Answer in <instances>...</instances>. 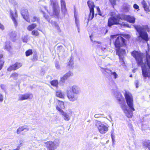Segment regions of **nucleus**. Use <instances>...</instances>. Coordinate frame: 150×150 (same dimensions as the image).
<instances>
[{
	"label": "nucleus",
	"instance_id": "f257e3e1",
	"mask_svg": "<svg viewBox=\"0 0 150 150\" xmlns=\"http://www.w3.org/2000/svg\"><path fill=\"white\" fill-rule=\"evenodd\" d=\"M124 95L129 109H127L124 100L119 102L120 104L121 108L125 113L126 115L129 118H131L133 115L132 112L135 110L134 107L133 97L130 93L126 91L125 92Z\"/></svg>",
	"mask_w": 150,
	"mask_h": 150
},
{
	"label": "nucleus",
	"instance_id": "052dcab7",
	"mask_svg": "<svg viewBox=\"0 0 150 150\" xmlns=\"http://www.w3.org/2000/svg\"><path fill=\"white\" fill-rule=\"evenodd\" d=\"M145 125H142V128H144V127H145Z\"/></svg>",
	"mask_w": 150,
	"mask_h": 150
},
{
	"label": "nucleus",
	"instance_id": "6e6d98bb",
	"mask_svg": "<svg viewBox=\"0 0 150 150\" xmlns=\"http://www.w3.org/2000/svg\"><path fill=\"white\" fill-rule=\"evenodd\" d=\"M100 48L101 49L102 52V51H103L104 50H105V48L103 47H101V46H100Z\"/></svg>",
	"mask_w": 150,
	"mask_h": 150
},
{
	"label": "nucleus",
	"instance_id": "7ed1b4c3",
	"mask_svg": "<svg viewBox=\"0 0 150 150\" xmlns=\"http://www.w3.org/2000/svg\"><path fill=\"white\" fill-rule=\"evenodd\" d=\"M146 52V59L148 68L145 65L142 66V74L145 81H146L147 77H150V55L147 52Z\"/></svg>",
	"mask_w": 150,
	"mask_h": 150
},
{
	"label": "nucleus",
	"instance_id": "774afa93",
	"mask_svg": "<svg viewBox=\"0 0 150 150\" xmlns=\"http://www.w3.org/2000/svg\"><path fill=\"white\" fill-rule=\"evenodd\" d=\"M133 72H134V71L133 70Z\"/></svg>",
	"mask_w": 150,
	"mask_h": 150
},
{
	"label": "nucleus",
	"instance_id": "c9c22d12",
	"mask_svg": "<svg viewBox=\"0 0 150 150\" xmlns=\"http://www.w3.org/2000/svg\"><path fill=\"white\" fill-rule=\"evenodd\" d=\"M18 76V74L16 72L13 73L10 76V77L12 78L15 79H17V77Z\"/></svg>",
	"mask_w": 150,
	"mask_h": 150
},
{
	"label": "nucleus",
	"instance_id": "69168bd1",
	"mask_svg": "<svg viewBox=\"0 0 150 150\" xmlns=\"http://www.w3.org/2000/svg\"><path fill=\"white\" fill-rule=\"evenodd\" d=\"M15 4H17V3H16V2H15Z\"/></svg>",
	"mask_w": 150,
	"mask_h": 150
},
{
	"label": "nucleus",
	"instance_id": "37998d69",
	"mask_svg": "<svg viewBox=\"0 0 150 150\" xmlns=\"http://www.w3.org/2000/svg\"><path fill=\"white\" fill-rule=\"evenodd\" d=\"M50 23L54 26L55 27L57 26V23L55 21H51Z\"/></svg>",
	"mask_w": 150,
	"mask_h": 150
},
{
	"label": "nucleus",
	"instance_id": "4be33fe9",
	"mask_svg": "<svg viewBox=\"0 0 150 150\" xmlns=\"http://www.w3.org/2000/svg\"><path fill=\"white\" fill-rule=\"evenodd\" d=\"M115 96L117 98V100L119 102L124 100L122 95L119 92H117L115 94Z\"/></svg>",
	"mask_w": 150,
	"mask_h": 150
},
{
	"label": "nucleus",
	"instance_id": "c03bdc74",
	"mask_svg": "<svg viewBox=\"0 0 150 150\" xmlns=\"http://www.w3.org/2000/svg\"><path fill=\"white\" fill-rule=\"evenodd\" d=\"M63 47L62 46H58L57 47V50H58L60 51L62 49Z\"/></svg>",
	"mask_w": 150,
	"mask_h": 150
},
{
	"label": "nucleus",
	"instance_id": "e433bc0d",
	"mask_svg": "<svg viewBox=\"0 0 150 150\" xmlns=\"http://www.w3.org/2000/svg\"><path fill=\"white\" fill-rule=\"evenodd\" d=\"M33 53L32 50H29L25 52V55L27 57L32 54Z\"/></svg>",
	"mask_w": 150,
	"mask_h": 150
},
{
	"label": "nucleus",
	"instance_id": "de8ad7c7",
	"mask_svg": "<svg viewBox=\"0 0 150 150\" xmlns=\"http://www.w3.org/2000/svg\"><path fill=\"white\" fill-rule=\"evenodd\" d=\"M135 83L136 85V88H137L138 87L139 82L138 81H135Z\"/></svg>",
	"mask_w": 150,
	"mask_h": 150
},
{
	"label": "nucleus",
	"instance_id": "ea45409f",
	"mask_svg": "<svg viewBox=\"0 0 150 150\" xmlns=\"http://www.w3.org/2000/svg\"><path fill=\"white\" fill-rule=\"evenodd\" d=\"M117 0H109V1L111 5L114 8V6L116 5V2Z\"/></svg>",
	"mask_w": 150,
	"mask_h": 150
},
{
	"label": "nucleus",
	"instance_id": "f03ea898",
	"mask_svg": "<svg viewBox=\"0 0 150 150\" xmlns=\"http://www.w3.org/2000/svg\"><path fill=\"white\" fill-rule=\"evenodd\" d=\"M135 18L133 16L125 15H117L115 16H112L108 18V26L110 27L114 25L120 24L121 20H124L129 23H134Z\"/></svg>",
	"mask_w": 150,
	"mask_h": 150
},
{
	"label": "nucleus",
	"instance_id": "412c9836",
	"mask_svg": "<svg viewBox=\"0 0 150 150\" xmlns=\"http://www.w3.org/2000/svg\"><path fill=\"white\" fill-rule=\"evenodd\" d=\"M43 10H45L48 13H49V11L47 9L46 7L45 6H42V7L41 8V11L43 13L44 17L45 18V19L47 21H48L49 23H50V18H49V16L48 15H47L43 11Z\"/></svg>",
	"mask_w": 150,
	"mask_h": 150
},
{
	"label": "nucleus",
	"instance_id": "8fccbe9b",
	"mask_svg": "<svg viewBox=\"0 0 150 150\" xmlns=\"http://www.w3.org/2000/svg\"><path fill=\"white\" fill-rule=\"evenodd\" d=\"M56 67L57 69H59L60 68V66L59 64L57 63L55 64Z\"/></svg>",
	"mask_w": 150,
	"mask_h": 150
},
{
	"label": "nucleus",
	"instance_id": "4c0bfd02",
	"mask_svg": "<svg viewBox=\"0 0 150 150\" xmlns=\"http://www.w3.org/2000/svg\"><path fill=\"white\" fill-rule=\"evenodd\" d=\"M35 21H36L37 22L39 23H40V19L37 17L36 16L33 17V19L32 20V21L33 22H34Z\"/></svg>",
	"mask_w": 150,
	"mask_h": 150
},
{
	"label": "nucleus",
	"instance_id": "2eb2a0df",
	"mask_svg": "<svg viewBox=\"0 0 150 150\" xmlns=\"http://www.w3.org/2000/svg\"><path fill=\"white\" fill-rule=\"evenodd\" d=\"M21 13L24 19L27 22H30V20L29 18L28 10L24 8L22 9L21 11Z\"/></svg>",
	"mask_w": 150,
	"mask_h": 150
},
{
	"label": "nucleus",
	"instance_id": "4d7b16f0",
	"mask_svg": "<svg viewBox=\"0 0 150 150\" xmlns=\"http://www.w3.org/2000/svg\"><path fill=\"white\" fill-rule=\"evenodd\" d=\"M99 115H98V114H96L94 115V117H95V118H98V117H99Z\"/></svg>",
	"mask_w": 150,
	"mask_h": 150
},
{
	"label": "nucleus",
	"instance_id": "0eeeda50",
	"mask_svg": "<svg viewBox=\"0 0 150 150\" xmlns=\"http://www.w3.org/2000/svg\"><path fill=\"white\" fill-rule=\"evenodd\" d=\"M95 125L100 133L101 134L105 133L108 130V126L105 125L100 121L96 120Z\"/></svg>",
	"mask_w": 150,
	"mask_h": 150
},
{
	"label": "nucleus",
	"instance_id": "3c124183",
	"mask_svg": "<svg viewBox=\"0 0 150 150\" xmlns=\"http://www.w3.org/2000/svg\"><path fill=\"white\" fill-rule=\"evenodd\" d=\"M20 147L21 146L18 145L17 146L16 149H13V150H19L20 149Z\"/></svg>",
	"mask_w": 150,
	"mask_h": 150
},
{
	"label": "nucleus",
	"instance_id": "a18cd8bd",
	"mask_svg": "<svg viewBox=\"0 0 150 150\" xmlns=\"http://www.w3.org/2000/svg\"><path fill=\"white\" fill-rule=\"evenodd\" d=\"M3 100V96L1 94H0V102H2Z\"/></svg>",
	"mask_w": 150,
	"mask_h": 150
},
{
	"label": "nucleus",
	"instance_id": "e2e57ef3",
	"mask_svg": "<svg viewBox=\"0 0 150 150\" xmlns=\"http://www.w3.org/2000/svg\"><path fill=\"white\" fill-rule=\"evenodd\" d=\"M130 76V77H132V75H130V76Z\"/></svg>",
	"mask_w": 150,
	"mask_h": 150
},
{
	"label": "nucleus",
	"instance_id": "13d9d810",
	"mask_svg": "<svg viewBox=\"0 0 150 150\" xmlns=\"http://www.w3.org/2000/svg\"><path fill=\"white\" fill-rule=\"evenodd\" d=\"M124 25L127 27H129V25L128 24H124Z\"/></svg>",
	"mask_w": 150,
	"mask_h": 150
},
{
	"label": "nucleus",
	"instance_id": "dca6fc26",
	"mask_svg": "<svg viewBox=\"0 0 150 150\" xmlns=\"http://www.w3.org/2000/svg\"><path fill=\"white\" fill-rule=\"evenodd\" d=\"M22 66L21 64L20 63L17 62L15 64L10 66L7 69L8 71H11L12 70H16Z\"/></svg>",
	"mask_w": 150,
	"mask_h": 150
},
{
	"label": "nucleus",
	"instance_id": "bb28decb",
	"mask_svg": "<svg viewBox=\"0 0 150 150\" xmlns=\"http://www.w3.org/2000/svg\"><path fill=\"white\" fill-rule=\"evenodd\" d=\"M56 95L57 97L62 98H64V93L60 90L56 92Z\"/></svg>",
	"mask_w": 150,
	"mask_h": 150
},
{
	"label": "nucleus",
	"instance_id": "603ef678",
	"mask_svg": "<svg viewBox=\"0 0 150 150\" xmlns=\"http://www.w3.org/2000/svg\"><path fill=\"white\" fill-rule=\"evenodd\" d=\"M1 89L3 90H5V86L4 85H1Z\"/></svg>",
	"mask_w": 150,
	"mask_h": 150
},
{
	"label": "nucleus",
	"instance_id": "f704fd0d",
	"mask_svg": "<svg viewBox=\"0 0 150 150\" xmlns=\"http://www.w3.org/2000/svg\"><path fill=\"white\" fill-rule=\"evenodd\" d=\"M61 8L66 7V3L64 0H60Z\"/></svg>",
	"mask_w": 150,
	"mask_h": 150
},
{
	"label": "nucleus",
	"instance_id": "4468645a",
	"mask_svg": "<svg viewBox=\"0 0 150 150\" xmlns=\"http://www.w3.org/2000/svg\"><path fill=\"white\" fill-rule=\"evenodd\" d=\"M116 54L119 56V61L122 64H125L123 60L124 56L125 54V50H122L121 51L116 52Z\"/></svg>",
	"mask_w": 150,
	"mask_h": 150
},
{
	"label": "nucleus",
	"instance_id": "49530a36",
	"mask_svg": "<svg viewBox=\"0 0 150 150\" xmlns=\"http://www.w3.org/2000/svg\"><path fill=\"white\" fill-rule=\"evenodd\" d=\"M37 56L36 54L33 55V61H35L37 60Z\"/></svg>",
	"mask_w": 150,
	"mask_h": 150
},
{
	"label": "nucleus",
	"instance_id": "f3484780",
	"mask_svg": "<svg viewBox=\"0 0 150 150\" xmlns=\"http://www.w3.org/2000/svg\"><path fill=\"white\" fill-rule=\"evenodd\" d=\"M73 75V73L69 71L66 73L63 76L60 78V81L62 83H64L65 82V81L67 80L68 78L70 76Z\"/></svg>",
	"mask_w": 150,
	"mask_h": 150
},
{
	"label": "nucleus",
	"instance_id": "9d476101",
	"mask_svg": "<svg viewBox=\"0 0 150 150\" xmlns=\"http://www.w3.org/2000/svg\"><path fill=\"white\" fill-rule=\"evenodd\" d=\"M87 4L90 9V13L88 15V20L93 19L94 16V8L95 7L93 2L91 0H89L87 1Z\"/></svg>",
	"mask_w": 150,
	"mask_h": 150
},
{
	"label": "nucleus",
	"instance_id": "6e6552de",
	"mask_svg": "<svg viewBox=\"0 0 150 150\" xmlns=\"http://www.w3.org/2000/svg\"><path fill=\"white\" fill-rule=\"evenodd\" d=\"M100 68L101 71L107 78H108L110 75H111L114 79L117 78L118 75L115 72L109 69L104 68L102 67H100Z\"/></svg>",
	"mask_w": 150,
	"mask_h": 150
},
{
	"label": "nucleus",
	"instance_id": "20e7f679",
	"mask_svg": "<svg viewBox=\"0 0 150 150\" xmlns=\"http://www.w3.org/2000/svg\"><path fill=\"white\" fill-rule=\"evenodd\" d=\"M125 40L121 36H118L116 38L114 42V45L116 48V52L125 50L120 48L125 45Z\"/></svg>",
	"mask_w": 150,
	"mask_h": 150
},
{
	"label": "nucleus",
	"instance_id": "39448f33",
	"mask_svg": "<svg viewBox=\"0 0 150 150\" xmlns=\"http://www.w3.org/2000/svg\"><path fill=\"white\" fill-rule=\"evenodd\" d=\"M131 54L135 58L139 65L142 66L143 64V58L144 57L143 54L140 52L134 51L131 53Z\"/></svg>",
	"mask_w": 150,
	"mask_h": 150
},
{
	"label": "nucleus",
	"instance_id": "5701e85b",
	"mask_svg": "<svg viewBox=\"0 0 150 150\" xmlns=\"http://www.w3.org/2000/svg\"><path fill=\"white\" fill-rule=\"evenodd\" d=\"M141 4L144 10L146 12L149 11V7L147 5V3L144 0H143L141 2Z\"/></svg>",
	"mask_w": 150,
	"mask_h": 150
},
{
	"label": "nucleus",
	"instance_id": "338daca9",
	"mask_svg": "<svg viewBox=\"0 0 150 150\" xmlns=\"http://www.w3.org/2000/svg\"><path fill=\"white\" fill-rule=\"evenodd\" d=\"M114 85H115V86H116V85H115V83H114Z\"/></svg>",
	"mask_w": 150,
	"mask_h": 150
},
{
	"label": "nucleus",
	"instance_id": "b1692460",
	"mask_svg": "<svg viewBox=\"0 0 150 150\" xmlns=\"http://www.w3.org/2000/svg\"><path fill=\"white\" fill-rule=\"evenodd\" d=\"M74 17H75V22L77 28L78 32L79 33L80 32V29H79V25H79V21L78 20V19L77 18L76 16V15L75 13L74 14Z\"/></svg>",
	"mask_w": 150,
	"mask_h": 150
},
{
	"label": "nucleus",
	"instance_id": "473e14b6",
	"mask_svg": "<svg viewBox=\"0 0 150 150\" xmlns=\"http://www.w3.org/2000/svg\"><path fill=\"white\" fill-rule=\"evenodd\" d=\"M143 145L147 147L149 150H150V142L148 141L146 142H144L143 143Z\"/></svg>",
	"mask_w": 150,
	"mask_h": 150
},
{
	"label": "nucleus",
	"instance_id": "680f3d73",
	"mask_svg": "<svg viewBox=\"0 0 150 150\" xmlns=\"http://www.w3.org/2000/svg\"><path fill=\"white\" fill-rule=\"evenodd\" d=\"M108 32V30L106 29V32H105V33H107Z\"/></svg>",
	"mask_w": 150,
	"mask_h": 150
},
{
	"label": "nucleus",
	"instance_id": "c85d7f7f",
	"mask_svg": "<svg viewBox=\"0 0 150 150\" xmlns=\"http://www.w3.org/2000/svg\"><path fill=\"white\" fill-rule=\"evenodd\" d=\"M51 85L57 87L58 85V81L56 80H54L50 82Z\"/></svg>",
	"mask_w": 150,
	"mask_h": 150
},
{
	"label": "nucleus",
	"instance_id": "58836bf2",
	"mask_svg": "<svg viewBox=\"0 0 150 150\" xmlns=\"http://www.w3.org/2000/svg\"><path fill=\"white\" fill-rule=\"evenodd\" d=\"M32 34L33 35L37 36L39 35V33L37 30H33L32 31Z\"/></svg>",
	"mask_w": 150,
	"mask_h": 150
},
{
	"label": "nucleus",
	"instance_id": "1a4fd4ad",
	"mask_svg": "<svg viewBox=\"0 0 150 150\" xmlns=\"http://www.w3.org/2000/svg\"><path fill=\"white\" fill-rule=\"evenodd\" d=\"M60 143L58 139H56L53 142L49 141L45 143L48 150H54L59 146Z\"/></svg>",
	"mask_w": 150,
	"mask_h": 150
},
{
	"label": "nucleus",
	"instance_id": "2f4dec72",
	"mask_svg": "<svg viewBox=\"0 0 150 150\" xmlns=\"http://www.w3.org/2000/svg\"><path fill=\"white\" fill-rule=\"evenodd\" d=\"M36 26V25L35 24H32L29 25L28 27V30L29 31H31L34 29Z\"/></svg>",
	"mask_w": 150,
	"mask_h": 150
},
{
	"label": "nucleus",
	"instance_id": "ddd939ff",
	"mask_svg": "<svg viewBox=\"0 0 150 150\" xmlns=\"http://www.w3.org/2000/svg\"><path fill=\"white\" fill-rule=\"evenodd\" d=\"M67 97L69 100L72 102L76 101L77 100L78 97L76 95L71 93V91L68 90L67 91Z\"/></svg>",
	"mask_w": 150,
	"mask_h": 150
},
{
	"label": "nucleus",
	"instance_id": "c756f323",
	"mask_svg": "<svg viewBox=\"0 0 150 150\" xmlns=\"http://www.w3.org/2000/svg\"><path fill=\"white\" fill-rule=\"evenodd\" d=\"M58 105L57 106H58L59 108L62 110V109L64 108V102L62 101H59L58 103Z\"/></svg>",
	"mask_w": 150,
	"mask_h": 150
},
{
	"label": "nucleus",
	"instance_id": "5fc2aeb1",
	"mask_svg": "<svg viewBox=\"0 0 150 150\" xmlns=\"http://www.w3.org/2000/svg\"><path fill=\"white\" fill-rule=\"evenodd\" d=\"M19 144L20 145H21L20 146H21L23 145V141L22 140L20 141L19 142Z\"/></svg>",
	"mask_w": 150,
	"mask_h": 150
},
{
	"label": "nucleus",
	"instance_id": "f8f14e48",
	"mask_svg": "<svg viewBox=\"0 0 150 150\" xmlns=\"http://www.w3.org/2000/svg\"><path fill=\"white\" fill-rule=\"evenodd\" d=\"M33 97V95L30 93H27L24 94H21L18 95V100H23L29 99H31Z\"/></svg>",
	"mask_w": 150,
	"mask_h": 150
},
{
	"label": "nucleus",
	"instance_id": "7c9ffc66",
	"mask_svg": "<svg viewBox=\"0 0 150 150\" xmlns=\"http://www.w3.org/2000/svg\"><path fill=\"white\" fill-rule=\"evenodd\" d=\"M61 10L62 15L63 17H65L66 14L67 13L66 7L61 8Z\"/></svg>",
	"mask_w": 150,
	"mask_h": 150
},
{
	"label": "nucleus",
	"instance_id": "864d4df0",
	"mask_svg": "<svg viewBox=\"0 0 150 150\" xmlns=\"http://www.w3.org/2000/svg\"><path fill=\"white\" fill-rule=\"evenodd\" d=\"M116 36H117V35H111L110 37L112 38H116Z\"/></svg>",
	"mask_w": 150,
	"mask_h": 150
},
{
	"label": "nucleus",
	"instance_id": "09e8293b",
	"mask_svg": "<svg viewBox=\"0 0 150 150\" xmlns=\"http://www.w3.org/2000/svg\"><path fill=\"white\" fill-rule=\"evenodd\" d=\"M96 9L98 12L99 13V15H101V14L100 13V11L99 8L98 7H96Z\"/></svg>",
	"mask_w": 150,
	"mask_h": 150
},
{
	"label": "nucleus",
	"instance_id": "72a5a7b5",
	"mask_svg": "<svg viewBox=\"0 0 150 150\" xmlns=\"http://www.w3.org/2000/svg\"><path fill=\"white\" fill-rule=\"evenodd\" d=\"M73 65L74 62L73 60L71 59L68 64V65L69 66L70 68L71 69L73 67Z\"/></svg>",
	"mask_w": 150,
	"mask_h": 150
},
{
	"label": "nucleus",
	"instance_id": "a19ab883",
	"mask_svg": "<svg viewBox=\"0 0 150 150\" xmlns=\"http://www.w3.org/2000/svg\"><path fill=\"white\" fill-rule=\"evenodd\" d=\"M23 41V42H27L28 41V37L27 36H24L22 38Z\"/></svg>",
	"mask_w": 150,
	"mask_h": 150
},
{
	"label": "nucleus",
	"instance_id": "a211bd4d",
	"mask_svg": "<svg viewBox=\"0 0 150 150\" xmlns=\"http://www.w3.org/2000/svg\"><path fill=\"white\" fill-rule=\"evenodd\" d=\"M72 93L74 95H79L81 92V89L79 87L76 85H74L71 88Z\"/></svg>",
	"mask_w": 150,
	"mask_h": 150
},
{
	"label": "nucleus",
	"instance_id": "a878e982",
	"mask_svg": "<svg viewBox=\"0 0 150 150\" xmlns=\"http://www.w3.org/2000/svg\"><path fill=\"white\" fill-rule=\"evenodd\" d=\"M9 35L11 38L14 40V38L17 35V33L15 31H12L10 33Z\"/></svg>",
	"mask_w": 150,
	"mask_h": 150
},
{
	"label": "nucleus",
	"instance_id": "423d86ee",
	"mask_svg": "<svg viewBox=\"0 0 150 150\" xmlns=\"http://www.w3.org/2000/svg\"><path fill=\"white\" fill-rule=\"evenodd\" d=\"M50 5L53 9V14L57 18H58L60 13L59 6L57 0H50Z\"/></svg>",
	"mask_w": 150,
	"mask_h": 150
},
{
	"label": "nucleus",
	"instance_id": "aec40b11",
	"mask_svg": "<svg viewBox=\"0 0 150 150\" xmlns=\"http://www.w3.org/2000/svg\"><path fill=\"white\" fill-rule=\"evenodd\" d=\"M29 129L28 127L26 126H23L19 127L16 131L18 134H20L22 131L25 130V131L27 132L29 130Z\"/></svg>",
	"mask_w": 150,
	"mask_h": 150
},
{
	"label": "nucleus",
	"instance_id": "9b49d317",
	"mask_svg": "<svg viewBox=\"0 0 150 150\" xmlns=\"http://www.w3.org/2000/svg\"><path fill=\"white\" fill-rule=\"evenodd\" d=\"M56 108L57 110L59 112L60 114L63 116L64 119L66 121L69 120L72 116V112H64L61 109L59 106H56Z\"/></svg>",
	"mask_w": 150,
	"mask_h": 150
},
{
	"label": "nucleus",
	"instance_id": "393cba45",
	"mask_svg": "<svg viewBox=\"0 0 150 150\" xmlns=\"http://www.w3.org/2000/svg\"><path fill=\"white\" fill-rule=\"evenodd\" d=\"M10 42L9 41H6L5 43L4 48L8 51H9L11 49V46L10 45Z\"/></svg>",
	"mask_w": 150,
	"mask_h": 150
},
{
	"label": "nucleus",
	"instance_id": "0e129e2a",
	"mask_svg": "<svg viewBox=\"0 0 150 150\" xmlns=\"http://www.w3.org/2000/svg\"><path fill=\"white\" fill-rule=\"evenodd\" d=\"M94 139H97V138L96 137H95L94 138Z\"/></svg>",
	"mask_w": 150,
	"mask_h": 150
},
{
	"label": "nucleus",
	"instance_id": "cd10ccee",
	"mask_svg": "<svg viewBox=\"0 0 150 150\" xmlns=\"http://www.w3.org/2000/svg\"><path fill=\"white\" fill-rule=\"evenodd\" d=\"M3 55L2 54H0V70L2 69L4 62L3 60Z\"/></svg>",
	"mask_w": 150,
	"mask_h": 150
},
{
	"label": "nucleus",
	"instance_id": "6ab92c4d",
	"mask_svg": "<svg viewBox=\"0 0 150 150\" xmlns=\"http://www.w3.org/2000/svg\"><path fill=\"white\" fill-rule=\"evenodd\" d=\"M10 15L11 18L14 24L15 25L16 27L17 26L18 24L16 19L17 17V15L16 11H15V13H13L11 11H10Z\"/></svg>",
	"mask_w": 150,
	"mask_h": 150
},
{
	"label": "nucleus",
	"instance_id": "bf43d9fd",
	"mask_svg": "<svg viewBox=\"0 0 150 150\" xmlns=\"http://www.w3.org/2000/svg\"><path fill=\"white\" fill-rule=\"evenodd\" d=\"M111 138H112V140L113 141H114V137H112V134H111Z\"/></svg>",
	"mask_w": 150,
	"mask_h": 150
},
{
	"label": "nucleus",
	"instance_id": "79ce46f5",
	"mask_svg": "<svg viewBox=\"0 0 150 150\" xmlns=\"http://www.w3.org/2000/svg\"><path fill=\"white\" fill-rule=\"evenodd\" d=\"M133 8L135 9L138 10L137 11L139 10V6L136 4L133 5Z\"/></svg>",
	"mask_w": 150,
	"mask_h": 150
}]
</instances>
